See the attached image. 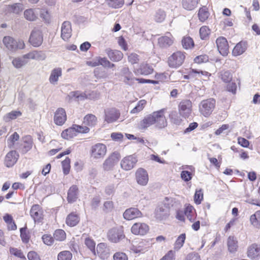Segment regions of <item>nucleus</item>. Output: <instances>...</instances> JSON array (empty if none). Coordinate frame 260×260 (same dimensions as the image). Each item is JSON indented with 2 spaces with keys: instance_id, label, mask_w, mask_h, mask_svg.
Masks as SVG:
<instances>
[{
  "instance_id": "obj_1",
  "label": "nucleus",
  "mask_w": 260,
  "mask_h": 260,
  "mask_svg": "<svg viewBox=\"0 0 260 260\" xmlns=\"http://www.w3.org/2000/svg\"><path fill=\"white\" fill-rule=\"evenodd\" d=\"M166 108H162L146 115L139 123V128L142 130L146 129L150 126L155 124L158 129H162L168 124L167 120L165 116Z\"/></svg>"
},
{
  "instance_id": "obj_2",
  "label": "nucleus",
  "mask_w": 260,
  "mask_h": 260,
  "mask_svg": "<svg viewBox=\"0 0 260 260\" xmlns=\"http://www.w3.org/2000/svg\"><path fill=\"white\" fill-rule=\"evenodd\" d=\"M108 240L113 243H118L125 238L123 228H113L109 230L107 234Z\"/></svg>"
},
{
  "instance_id": "obj_3",
  "label": "nucleus",
  "mask_w": 260,
  "mask_h": 260,
  "mask_svg": "<svg viewBox=\"0 0 260 260\" xmlns=\"http://www.w3.org/2000/svg\"><path fill=\"white\" fill-rule=\"evenodd\" d=\"M3 42L5 47L11 51H15L17 49H23L25 44L22 41L17 42L13 38L10 36H5L4 37Z\"/></svg>"
},
{
  "instance_id": "obj_4",
  "label": "nucleus",
  "mask_w": 260,
  "mask_h": 260,
  "mask_svg": "<svg viewBox=\"0 0 260 260\" xmlns=\"http://www.w3.org/2000/svg\"><path fill=\"white\" fill-rule=\"evenodd\" d=\"M185 56L184 53L181 51L174 52L168 58V64L171 68H177L183 63Z\"/></svg>"
},
{
  "instance_id": "obj_5",
  "label": "nucleus",
  "mask_w": 260,
  "mask_h": 260,
  "mask_svg": "<svg viewBox=\"0 0 260 260\" xmlns=\"http://www.w3.org/2000/svg\"><path fill=\"white\" fill-rule=\"evenodd\" d=\"M216 101L214 99L211 98L203 101L201 103L200 111L205 116H209L215 108Z\"/></svg>"
},
{
  "instance_id": "obj_6",
  "label": "nucleus",
  "mask_w": 260,
  "mask_h": 260,
  "mask_svg": "<svg viewBox=\"0 0 260 260\" xmlns=\"http://www.w3.org/2000/svg\"><path fill=\"white\" fill-rule=\"evenodd\" d=\"M43 42V36L42 31L36 28L33 29L29 38V43L35 47H38L42 44Z\"/></svg>"
},
{
  "instance_id": "obj_7",
  "label": "nucleus",
  "mask_w": 260,
  "mask_h": 260,
  "mask_svg": "<svg viewBox=\"0 0 260 260\" xmlns=\"http://www.w3.org/2000/svg\"><path fill=\"white\" fill-rule=\"evenodd\" d=\"M120 158L119 152L115 151L112 153L104 161L103 169L105 171H108L112 170L114 166L116 165Z\"/></svg>"
},
{
  "instance_id": "obj_8",
  "label": "nucleus",
  "mask_w": 260,
  "mask_h": 260,
  "mask_svg": "<svg viewBox=\"0 0 260 260\" xmlns=\"http://www.w3.org/2000/svg\"><path fill=\"white\" fill-rule=\"evenodd\" d=\"M170 215L169 206L166 204L159 205L155 210V216L157 219H166Z\"/></svg>"
},
{
  "instance_id": "obj_9",
  "label": "nucleus",
  "mask_w": 260,
  "mask_h": 260,
  "mask_svg": "<svg viewBox=\"0 0 260 260\" xmlns=\"http://www.w3.org/2000/svg\"><path fill=\"white\" fill-rule=\"evenodd\" d=\"M191 102L190 100L181 102L178 106L179 114L183 117L188 118L191 112Z\"/></svg>"
},
{
  "instance_id": "obj_10",
  "label": "nucleus",
  "mask_w": 260,
  "mask_h": 260,
  "mask_svg": "<svg viewBox=\"0 0 260 260\" xmlns=\"http://www.w3.org/2000/svg\"><path fill=\"white\" fill-rule=\"evenodd\" d=\"M216 44L220 54L223 56L229 53V46L226 39L223 37H218L216 40Z\"/></svg>"
},
{
  "instance_id": "obj_11",
  "label": "nucleus",
  "mask_w": 260,
  "mask_h": 260,
  "mask_svg": "<svg viewBox=\"0 0 260 260\" xmlns=\"http://www.w3.org/2000/svg\"><path fill=\"white\" fill-rule=\"evenodd\" d=\"M43 211L38 204L32 205L30 210V215L35 222H41L43 219Z\"/></svg>"
},
{
  "instance_id": "obj_12",
  "label": "nucleus",
  "mask_w": 260,
  "mask_h": 260,
  "mask_svg": "<svg viewBox=\"0 0 260 260\" xmlns=\"http://www.w3.org/2000/svg\"><path fill=\"white\" fill-rule=\"evenodd\" d=\"M149 230V226L145 223L136 222L131 228L132 233L137 235H145Z\"/></svg>"
},
{
  "instance_id": "obj_13",
  "label": "nucleus",
  "mask_w": 260,
  "mask_h": 260,
  "mask_svg": "<svg viewBox=\"0 0 260 260\" xmlns=\"http://www.w3.org/2000/svg\"><path fill=\"white\" fill-rule=\"evenodd\" d=\"M138 160L133 155L125 157L121 161V168L126 171L132 169L136 164Z\"/></svg>"
},
{
  "instance_id": "obj_14",
  "label": "nucleus",
  "mask_w": 260,
  "mask_h": 260,
  "mask_svg": "<svg viewBox=\"0 0 260 260\" xmlns=\"http://www.w3.org/2000/svg\"><path fill=\"white\" fill-rule=\"evenodd\" d=\"M120 116V112L116 108H110L105 111V120L108 123L116 121Z\"/></svg>"
},
{
  "instance_id": "obj_15",
  "label": "nucleus",
  "mask_w": 260,
  "mask_h": 260,
  "mask_svg": "<svg viewBox=\"0 0 260 260\" xmlns=\"http://www.w3.org/2000/svg\"><path fill=\"white\" fill-rule=\"evenodd\" d=\"M106 146L103 144L98 143L92 147L91 156L95 158L103 157L106 153Z\"/></svg>"
},
{
  "instance_id": "obj_16",
  "label": "nucleus",
  "mask_w": 260,
  "mask_h": 260,
  "mask_svg": "<svg viewBox=\"0 0 260 260\" xmlns=\"http://www.w3.org/2000/svg\"><path fill=\"white\" fill-rule=\"evenodd\" d=\"M19 157L18 153L16 150L9 151L6 155L5 164L7 167H13L17 161Z\"/></svg>"
},
{
  "instance_id": "obj_17",
  "label": "nucleus",
  "mask_w": 260,
  "mask_h": 260,
  "mask_svg": "<svg viewBox=\"0 0 260 260\" xmlns=\"http://www.w3.org/2000/svg\"><path fill=\"white\" fill-rule=\"evenodd\" d=\"M96 250V255H98L102 259H107L110 256V249L105 243L98 244Z\"/></svg>"
},
{
  "instance_id": "obj_18",
  "label": "nucleus",
  "mask_w": 260,
  "mask_h": 260,
  "mask_svg": "<svg viewBox=\"0 0 260 260\" xmlns=\"http://www.w3.org/2000/svg\"><path fill=\"white\" fill-rule=\"evenodd\" d=\"M123 218L127 220L142 216V212L137 208L131 207L127 209L123 214Z\"/></svg>"
},
{
  "instance_id": "obj_19",
  "label": "nucleus",
  "mask_w": 260,
  "mask_h": 260,
  "mask_svg": "<svg viewBox=\"0 0 260 260\" xmlns=\"http://www.w3.org/2000/svg\"><path fill=\"white\" fill-rule=\"evenodd\" d=\"M137 183L142 186L146 185L148 182V175L143 168H139L136 173Z\"/></svg>"
},
{
  "instance_id": "obj_20",
  "label": "nucleus",
  "mask_w": 260,
  "mask_h": 260,
  "mask_svg": "<svg viewBox=\"0 0 260 260\" xmlns=\"http://www.w3.org/2000/svg\"><path fill=\"white\" fill-rule=\"evenodd\" d=\"M67 120V115L63 108H58L55 112L54 116V123L58 125H62Z\"/></svg>"
},
{
  "instance_id": "obj_21",
  "label": "nucleus",
  "mask_w": 260,
  "mask_h": 260,
  "mask_svg": "<svg viewBox=\"0 0 260 260\" xmlns=\"http://www.w3.org/2000/svg\"><path fill=\"white\" fill-rule=\"evenodd\" d=\"M158 45L162 48H167L173 43V37L170 32H167L165 36L158 39Z\"/></svg>"
},
{
  "instance_id": "obj_22",
  "label": "nucleus",
  "mask_w": 260,
  "mask_h": 260,
  "mask_svg": "<svg viewBox=\"0 0 260 260\" xmlns=\"http://www.w3.org/2000/svg\"><path fill=\"white\" fill-rule=\"evenodd\" d=\"M105 52L111 60L117 62L121 60L123 56L122 52L117 50H112L110 48L105 49Z\"/></svg>"
},
{
  "instance_id": "obj_23",
  "label": "nucleus",
  "mask_w": 260,
  "mask_h": 260,
  "mask_svg": "<svg viewBox=\"0 0 260 260\" xmlns=\"http://www.w3.org/2000/svg\"><path fill=\"white\" fill-rule=\"evenodd\" d=\"M72 35L71 23L70 21H66L63 22L61 25V37L66 41L71 38Z\"/></svg>"
},
{
  "instance_id": "obj_24",
  "label": "nucleus",
  "mask_w": 260,
  "mask_h": 260,
  "mask_svg": "<svg viewBox=\"0 0 260 260\" xmlns=\"http://www.w3.org/2000/svg\"><path fill=\"white\" fill-rule=\"evenodd\" d=\"M33 141L32 137L30 135H27L23 137V143L21 148V153L22 154H25L32 147Z\"/></svg>"
},
{
  "instance_id": "obj_25",
  "label": "nucleus",
  "mask_w": 260,
  "mask_h": 260,
  "mask_svg": "<svg viewBox=\"0 0 260 260\" xmlns=\"http://www.w3.org/2000/svg\"><path fill=\"white\" fill-rule=\"evenodd\" d=\"M79 194L78 187L76 185L71 186L68 191L67 201L69 203L75 202Z\"/></svg>"
},
{
  "instance_id": "obj_26",
  "label": "nucleus",
  "mask_w": 260,
  "mask_h": 260,
  "mask_svg": "<svg viewBox=\"0 0 260 260\" xmlns=\"http://www.w3.org/2000/svg\"><path fill=\"white\" fill-rule=\"evenodd\" d=\"M80 221V217L79 215L75 212H71L70 213L66 218V224L73 227L76 226Z\"/></svg>"
},
{
  "instance_id": "obj_27",
  "label": "nucleus",
  "mask_w": 260,
  "mask_h": 260,
  "mask_svg": "<svg viewBox=\"0 0 260 260\" xmlns=\"http://www.w3.org/2000/svg\"><path fill=\"white\" fill-rule=\"evenodd\" d=\"M247 43L245 41H241L235 46L233 50V54L235 56L240 55L243 54L247 49Z\"/></svg>"
},
{
  "instance_id": "obj_28",
  "label": "nucleus",
  "mask_w": 260,
  "mask_h": 260,
  "mask_svg": "<svg viewBox=\"0 0 260 260\" xmlns=\"http://www.w3.org/2000/svg\"><path fill=\"white\" fill-rule=\"evenodd\" d=\"M260 253V247L256 244H252L247 250V256L251 259H254L259 255Z\"/></svg>"
},
{
  "instance_id": "obj_29",
  "label": "nucleus",
  "mask_w": 260,
  "mask_h": 260,
  "mask_svg": "<svg viewBox=\"0 0 260 260\" xmlns=\"http://www.w3.org/2000/svg\"><path fill=\"white\" fill-rule=\"evenodd\" d=\"M153 72V69L150 65L143 63L140 66L137 70V72L142 75L147 76L152 74Z\"/></svg>"
},
{
  "instance_id": "obj_30",
  "label": "nucleus",
  "mask_w": 260,
  "mask_h": 260,
  "mask_svg": "<svg viewBox=\"0 0 260 260\" xmlns=\"http://www.w3.org/2000/svg\"><path fill=\"white\" fill-rule=\"evenodd\" d=\"M182 7L187 10L191 11L194 10L197 6L198 0H182Z\"/></svg>"
},
{
  "instance_id": "obj_31",
  "label": "nucleus",
  "mask_w": 260,
  "mask_h": 260,
  "mask_svg": "<svg viewBox=\"0 0 260 260\" xmlns=\"http://www.w3.org/2000/svg\"><path fill=\"white\" fill-rule=\"evenodd\" d=\"M180 115L176 111H171L169 114V118L171 123L176 125H180L182 121Z\"/></svg>"
},
{
  "instance_id": "obj_32",
  "label": "nucleus",
  "mask_w": 260,
  "mask_h": 260,
  "mask_svg": "<svg viewBox=\"0 0 260 260\" xmlns=\"http://www.w3.org/2000/svg\"><path fill=\"white\" fill-rule=\"evenodd\" d=\"M228 250L231 253L237 251L238 248V242L236 239L233 236H230L227 242Z\"/></svg>"
},
{
  "instance_id": "obj_33",
  "label": "nucleus",
  "mask_w": 260,
  "mask_h": 260,
  "mask_svg": "<svg viewBox=\"0 0 260 260\" xmlns=\"http://www.w3.org/2000/svg\"><path fill=\"white\" fill-rule=\"evenodd\" d=\"M251 224L257 229H260V211H257L250 217Z\"/></svg>"
},
{
  "instance_id": "obj_34",
  "label": "nucleus",
  "mask_w": 260,
  "mask_h": 260,
  "mask_svg": "<svg viewBox=\"0 0 260 260\" xmlns=\"http://www.w3.org/2000/svg\"><path fill=\"white\" fill-rule=\"evenodd\" d=\"M185 239V233H182L178 237L174 245V249L175 251H178L183 246Z\"/></svg>"
},
{
  "instance_id": "obj_35",
  "label": "nucleus",
  "mask_w": 260,
  "mask_h": 260,
  "mask_svg": "<svg viewBox=\"0 0 260 260\" xmlns=\"http://www.w3.org/2000/svg\"><path fill=\"white\" fill-rule=\"evenodd\" d=\"M61 69L60 68L54 69L52 71L49 77L50 82L52 84L56 82L58 80L59 77L61 76Z\"/></svg>"
},
{
  "instance_id": "obj_36",
  "label": "nucleus",
  "mask_w": 260,
  "mask_h": 260,
  "mask_svg": "<svg viewBox=\"0 0 260 260\" xmlns=\"http://www.w3.org/2000/svg\"><path fill=\"white\" fill-rule=\"evenodd\" d=\"M21 115L22 113L21 111L18 110H13L5 115L4 119L5 121L8 122L12 120H14Z\"/></svg>"
},
{
  "instance_id": "obj_37",
  "label": "nucleus",
  "mask_w": 260,
  "mask_h": 260,
  "mask_svg": "<svg viewBox=\"0 0 260 260\" xmlns=\"http://www.w3.org/2000/svg\"><path fill=\"white\" fill-rule=\"evenodd\" d=\"M181 43L183 48L185 49H191L194 46V41L190 37H184Z\"/></svg>"
},
{
  "instance_id": "obj_38",
  "label": "nucleus",
  "mask_w": 260,
  "mask_h": 260,
  "mask_svg": "<svg viewBox=\"0 0 260 260\" xmlns=\"http://www.w3.org/2000/svg\"><path fill=\"white\" fill-rule=\"evenodd\" d=\"M96 117L93 114L86 115L83 119V123L85 125L93 126L96 124Z\"/></svg>"
},
{
  "instance_id": "obj_39",
  "label": "nucleus",
  "mask_w": 260,
  "mask_h": 260,
  "mask_svg": "<svg viewBox=\"0 0 260 260\" xmlns=\"http://www.w3.org/2000/svg\"><path fill=\"white\" fill-rule=\"evenodd\" d=\"M61 137L64 139L69 140L76 136L73 126L63 131L61 134Z\"/></svg>"
},
{
  "instance_id": "obj_40",
  "label": "nucleus",
  "mask_w": 260,
  "mask_h": 260,
  "mask_svg": "<svg viewBox=\"0 0 260 260\" xmlns=\"http://www.w3.org/2000/svg\"><path fill=\"white\" fill-rule=\"evenodd\" d=\"M27 229L26 225L20 229V236L21 240L23 243L25 244L29 242L30 239L29 234L27 232Z\"/></svg>"
},
{
  "instance_id": "obj_41",
  "label": "nucleus",
  "mask_w": 260,
  "mask_h": 260,
  "mask_svg": "<svg viewBox=\"0 0 260 260\" xmlns=\"http://www.w3.org/2000/svg\"><path fill=\"white\" fill-rule=\"evenodd\" d=\"M85 245L91 251L94 255H96L95 243L94 241L89 237L85 239Z\"/></svg>"
},
{
  "instance_id": "obj_42",
  "label": "nucleus",
  "mask_w": 260,
  "mask_h": 260,
  "mask_svg": "<svg viewBox=\"0 0 260 260\" xmlns=\"http://www.w3.org/2000/svg\"><path fill=\"white\" fill-rule=\"evenodd\" d=\"M209 13L206 7L201 8L198 12V17L201 22H204L209 17Z\"/></svg>"
},
{
  "instance_id": "obj_43",
  "label": "nucleus",
  "mask_w": 260,
  "mask_h": 260,
  "mask_svg": "<svg viewBox=\"0 0 260 260\" xmlns=\"http://www.w3.org/2000/svg\"><path fill=\"white\" fill-rule=\"evenodd\" d=\"M22 10L21 5L19 3L8 5L7 9L8 12L15 14H19Z\"/></svg>"
},
{
  "instance_id": "obj_44",
  "label": "nucleus",
  "mask_w": 260,
  "mask_h": 260,
  "mask_svg": "<svg viewBox=\"0 0 260 260\" xmlns=\"http://www.w3.org/2000/svg\"><path fill=\"white\" fill-rule=\"evenodd\" d=\"M85 95V93L81 92L80 91L76 90L70 92L68 97L70 99L74 98L76 101H83Z\"/></svg>"
},
{
  "instance_id": "obj_45",
  "label": "nucleus",
  "mask_w": 260,
  "mask_h": 260,
  "mask_svg": "<svg viewBox=\"0 0 260 260\" xmlns=\"http://www.w3.org/2000/svg\"><path fill=\"white\" fill-rule=\"evenodd\" d=\"M99 66H102L104 68H113L115 67L114 63H111L106 57H98Z\"/></svg>"
},
{
  "instance_id": "obj_46",
  "label": "nucleus",
  "mask_w": 260,
  "mask_h": 260,
  "mask_svg": "<svg viewBox=\"0 0 260 260\" xmlns=\"http://www.w3.org/2000/svg\"><path fill=\"white\" fill-rule=\"evenodd\" d=\"M53 238L57 241H62L66 238V234L63 230L58 229L54 232Z\"/></svg>"
},
{
  "instance_id": "obj_47",
  "label": "nucleus",
  "mask_w": 260,
  "mask_h": 260,
  "mask_svg": "<svg viewBox=\"0 0 260 260\" xmlns=\"http://www.w3.org/2000/svg\"><path fill=\"white\" fill-rule=\"evenodd\" d=\"M221 80L225 83L231 81L233 76L230 71H222L220 72V75Z\"/></svg>"
},
{
  "instance_id": "obj_48",
  "label": "nucleus",
  "mask_w": 260,
  "mask_h": 260,
  "mask_svg": "<svg viewBox=\"0 0 260 260\" xmlns=\"http://www.w3.org/2000/svg\"><path fill=\"white\" fill-rule=\"evenodd\" d=\"M71 159L69 157H67L64 160L61 162L62 171L64 175H68L70 171L71 166Z\"/></svg>"
},
{
  "instance_id": "obj_49",
  "label": "nucleus",
  "mask_w": 260,
  "mask_h": 260,
  "mask_svg": "<svg viewBox=\"0 0 260 260\" xmlns=\"http://www.w3.org/2000/svg\"><path fill=\"white\" fill-rule=\"evenodd\" d=\"M72 253L68 250L60 252L57 255V260H71Z\"/></svg>"
},
{
  "instance_id": "obj_50",
  "label": "nucleus",
  "mask_w": 260,
  "mask_h": 260,
  "mask_svg": "<svg viewBox=\"0 0 260 260\" xmlns=\"http://www.w3.org/2000/svg\"><path fill=\"white\" fill-rule=\"evenodd\" d=\"M200 36L202 40H206L210 34V29L208 26H203L200 29Z\"/></svg>"
},
{
  "instance_id": "obj_51",
  "label": "nucleus",
  "mask_w": 260,
  "mask_h": 260,
  "mask_svg": "<svg viewBox=\"0 0 260 260\" xmlns=\"http://www.w3.org/2000/svg\"><path fill=\"white\" fill-rule=\"evenodd\" d=\"M108 4L110 7L118 9L123 6L124 0H108Z\"/></svg>"
},
{
  "instance_id": "obj_52",
  "label": "nucleus",
  "mask_w": 260,
  "mask_h": 260,
  "mask_svg": "<svg viewBox=\"0 0 260 260\" xmlns=\"http://www.w3.org/2000/svg\"><path fill=\"white\" fill-rule=\"evenodd\" d=\"M9 251L11 254L19 257L21 259H26L25 256L24 255L22 251L17 248L10 247Z\"/></svg>"
},
{
  "instance_id": "obj_53",
  "label": "nucleus",
  "mask_w": 260,
  "mask_h": 260,
  "mask_svg": "<svg viewBox=\"0 0 260 260\" xmlns=\"http://www.w3.org/2000/svg\"><path fill=\"white\" fill-rule=\"evenodd\" d=\"M166 17L165 12L161 9L158 10L155 14L154 19L157 22H162Z\"/></svg>"
},
{
  "instance_id": "obj_54",
  "label": "nucleus",
  "mask_w": 260,
  "mask_h": 260,
  "mask_svg": "<svg viewBox=\"0 0 260 260\" xmlns=\"http://www.w3.org/2000/svg\"><path fill=\"white\" fill-rule=\"evenodd\" d=\"M24 17L29 21H34L37 18V16L34 13L32 9H27L24 12Z\"/></svg>"
},
{
  "instance_id": "obj_55",
  "label": "nucleus",
  "mask_w": 260,
  "mask_h": 260,
  "mask_svg": "<svg viewBox=\"0 0 260 260\" xmlns=\"http://www.w3.org/2000/svg\"><path fill=\"white\" fill-rule=\"evenodd\" d=\"M100 93L97 91H92L87 94L85 93V95L84 96V100L85 99L95 100L98 99L100 97Z\"/></svg>"
},
{
  "instance_id": "obj_56",
  "label": "nucleus",
  "mask_w": 260,
  "mask_h": 260,
  "mask_svg": "<svg viewBox=\"0 0 260 260\" xmlns=\"http://www.w3.org/2000/svg\"><path fill=\"white\" fill-rule=\"evenodd\" d=\"M73 126L75 131L76 134L77 133H87L89 131V128L85 125V126H82L77 124H73Z\"/></svg>"
},
{
  "instance_id": "obj_57",
  "label": "nucleus",
  "mask_w": 260,
  "mask_h": 260,
  "mask_svg": "<svg viewBox=\"0 0 260 260\" xmlns=\"http://www.w3.org/2000/svg\"><path fill=\"white\" fill-rule=\"evenodd\" d=\"M25 63V60L23 58H15L12 60L13 65L17 69L21 68Z\"/></svg>"
},
{
  "instance_id": "obj_58",
  "label": "nucleus",
  "mask_w": 260,
  "mask_h": 260,
  "mask_svg": "<svg viewBox=\"0 0 260 260\" xmlns=\"http://www.w3.org/2000/svg\"><path fill=\"white\" fill-rule=\"evenodd\" d=\"M203 200V193L202 189L199 190H196L194 195V203L199 205L201 203L202 201Z\"/></svg>"
},
{
  "instance_id": "obj_59",
  "label": "nucleus",
  "mask_w": 260,
  "mask_h": 260,
  "mask_svg": "<svg viewBox=\"0 0 260 260\" xmlns=\"http://www.w3.org/2000/svg\"><path fill=\"white\" fill-rule=\"evenodd\" d=\"M181 178L185 182H188L191 180L192 175L191 173L188 171H182L180 174Z\"/></svg>"
},
{
  "instance_id": "obj_60",
  "label": "nucleus",
  "mask_w": 260,
  "mask_h": 260,
  "mask_svg": "<svg viewBox=\"0 0 260 260\" xmlns=\"http://www.w3.org/2000/svg\"><path fill=\"white\" fill-rule=\"evenodd\" d=\"M137 78H135L133 74L124 77L123 82L125 84L128 85H132L134 84L135 81H137Z\"/></svg>"
},
{
  "instance_id": "obj_61",
  "label": "nucleus",
  "mask_w": 260,
  "mask_h": 260,
  "mask_svg": "<svg viewBox=\"0 0 260 260\" xmlns=\"http://www.w3.org/2000/svg\"><path fill=\"white\" fill-rule=\"evenodd\" d=\"M208 60L209 57L206 54L197 56L194 59V62L197 63L207 62Z\"/></svg>"
},
{
  "instance_id": "obj_62",
  "label": "nucleus",
  "mask_w": 260,
  "mask_h": 260,
  "mask_svg": "<svg viewBox=\"0 0 260 260\" xmlns=\"http://www.w3.org/2000/svg\"><path fill=\"white\" fill-rule=\"evenodd\" d=\"M113 258L114 260H128V257L126 254L122 252H117L115 253Z\"/></svg>"
},
{
  "instance_id": "obj_63",
  "label": "nucleus",
  "mask_w": 260,
  "mask_h": 260,
  "mask_svg": "<svg viewBox=\"0 0 260 260\" xmlns=\"http://www.w3.org/2000/svg\"><path fill=\"white\" fill-rule=\"evenodd\" d=\"M113 208V202L108 201H106L103 205V210L105 213H109L111 212Z\"/></svg>"
},
{
  "instance_id": "obj_64",
  "label": "nucleus",
  "mask_w": 260,
  "mask_h": 260,
  "mask_svg": "<svg viewBox=\"0 0 260 260\" xmlns=\"http://www.w3.org/2000/svg\"><path fill=\"white\" fill-rule=\"evenodd\" d=\"M185 260H201V257L199 253L193 252L186 255Z\"/></svg>"
}]
</instances>
